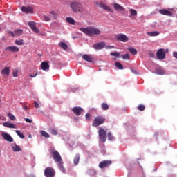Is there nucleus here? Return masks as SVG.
Masks as SVG:
<instances>
[{"instance_id":"obj_51","label":"nucleus","mask_w":177,"mask_h":177,"mask_svg":"<svg viewBox=\"0 0 177 177\" xmlns=\"http://www.w3.org/2000/svg\"><path fill=\"white\" fill-rule=\"evenodd\" d=\"M173 56H174V57H175V59H177V52H174Z\"/></svg>"},{"instance_id":"obj_14","label":"nucleus","mask_w":177,"mask_h":177,"mask_svg":"<svg viewBox=\"0 0 177 177\" xmlns=\"http://www.w3.org/2000/svg\"><path fill=\"white\" fill-rule=\"evenodd\" d=\"M105 46H106V43H104V41H101L100 43L95 44L93 46V48L96 49V50L103 49L104 48H105Z\"/></svg>"},{"instance_id":"obj_43","label":"nucleus","mask_w":177,"mask_h":177,"mask_svg":"<svg viewBox=\"0 0 177 177\" xmlns=\"http://www.w3.org/2000/svg\"><path fill=\"white\" fill-rule=\"evenodd\" d=\"M108 139L109 140H114V136H113L111 132L108 133Z\"/></svg>"},{"instance_id":"obj_23","label":"nucleus","mask_w":177,"mask_h":177,"mask_svg":"<svg viewBox=\"0 0 177 177\" xmlns=\"http://www.w3.org/2000/svg\"><path fill=\"white\" fill-rule=\"evenodd\" d=\"M3 126L5 127L6 128H13L16 129V125L9 122H5L4 123H3Z\"/></svg>"},{"instance_id":"obj_10","label":"nucleus","mask_w":177,"mask_h":177,"mask_svg":"<svg viewBox=\"0 0 177 177\" xmlns=\"http://www.w3.org/2000/svg\"><path fill=\"white\" fill-rule=\"evenodd\" d=\"M111 164H113V162H111V160H103L99 164V168H107V167H110Z\"/></svg>"},{"instance_id":"obj_53","label":"nucleus","mask_w":177,"mask_h":177,"mask_svg":"<svg viewBox=\"0 0 177 177\" xmlns=\"http://www.w3.org/2000/svg\"><path fill=\"white\" fill-rule=\"evenodd\" d=\"M23 109L24 110H28V108L27 107V105H24Z\"/></svg>"},{"instance_id":"obj_52","label":"nucleus","mask_w":177,"mask_h":177,"mask_svg":"<svg viewBox=\"0 0 177 177\" xmlns=\"http://www.w3.org/2000/svg\"><path fill=\"white\" fill-rule=\"evenodd\" d=\"M9 34L12 36V37H15V33H13V32H12V31H10L9 32Z\"/></svg>"},{"instance_id":"obj_55","label":"nucleus","mask_w":177,"mask_h":177,"mask_svg":"<svg viewBox=\"0 0 177 177\" xmlns=\"http://www.w3.org/2000/svg\"><path fill=\"white\" fill-rule=\"evenodd\" d=\"M109 48H111H111H113V46H109Z\"/></svg>"},{"instance_id":"obj_12","label":"nucleus","mask_w":177,"mask_h":177,"mask_svg":"<svg viewBox=\"0 0 177 177\" xmlns=\"http://www.w3.org/2000/svg\"><path fill=\"white\" fill-rule=\"evenodd\" d=\"M72 111L75 115H81L84 112V109L80 106H75L72 109Z\"/></svg>"},{"instance_id":"obj_11","label":"nucleus","mask_w":177,"mask_h":177,"mask_svg":"<svg viewBox=\"0 0 177 177\" xmlns=\"http://www.w3.org/2000/svg\"><path fill=\"white\" fill-rule=\"evenodd\" d=\"M28 26L33 31V32H35L36 34H38L39 32V29L37 28V25L35 22L34 21H29Z\"/></svg>"},{"instance_id":"obj_17","label":"nucleus","mask_w":177,"mask_h":177,"mask_svg":"<svg viewBox=\"0 0 177 177\" xmlns=\"http://www.w3.org/2000/svg\"><path fill=\"white\" fill-rule=\"evenodd\" d=\"M113 9H115L116 12H125V8L118 3L113 4Z\"/></svg>"},{"instance_id":"obj_9","label":"nucleus","mask_w":177,"mask_h":177,"mask_svg":"<svg viewBox=\"0 0 177 177\" xmlns=\"http://www.w3.org/2000/svg\"><path fill=\"white\" fill-rule=\"evenodd\" d=\"M1 136L4 139V140H6L7 142H9L10 143H12L13 142V138H12V136L8 133H6L5 131H2L1 133Z\"/></svg>"},{"instance_id":"obj_41","label":"nucleus","mask_w":177,"mask_h":177,"mask_svg":"<svg viewBox=\"0 0 177 177\" xmlns=\"http://www.w3.org/2000/svg\"><path fill=\"white\" fill-rule=\"evenodd\" d=\"M8 117H9L10 120L12 121H15V120H16V117H15L12 113H8Z\"/></svg>"},{"instance_id":"obj_13","label":"nucleus","mask_w":177,"mask_h":177,"mask_svg":"<svg viewBox=\"0 0 177 177\" xmlns=\"http://www.w3.org/2000/svg\"><path fill=\"white\" fill-rule=\"evenodd\" d=\"M4 50H8V52H12V53H17V52H19L20 49L19 48V47L13 46L6 47Z\"/></svg>"},{"instance_id":"obj_6","label":"nucleus","mask_w":177,"mask_h":177,"mask_svg":"<svg viewBox=\"0 0 177 177\" xmlns=\"http://www.w3.org/2000/svg\"><path fill=\"white\" fill-rule=\"evenodd\" d=\"M44 175L46 177H55L56 171L53 167H47L45 169Z\"/></svg>"},{"instance_id":"obj_40","label":"nucleus","mask_w":177,"mask_h":177,"mask_svg":"<svg viewBox=\"0 0 177 177\" xmlns=\"http://www.w3.org/2000/svg\"><path fill=\"white\" fill-rule=\"evenodd\" d=\"M111 56H115V57H120V53L118 52H112L110 53Z\"/></svg>"},{"instance_id":"obj_49","label":"nucleus","mask_w":177,"mask_h":177,"mask_svg":"<svg viewBox=\"0 0 177 177\" xmlns=\"http://www.w3.org/2000/svg\"><path fill=\"white\" fill-rule=\"evenodd\" d=\"M26 122H28V124H31L32 122V120L28 118H25Z\"/></svg>"},{"instance_id":"obj_32","label":"nucleus","mask_w":177,"mask_h":177,"mask_svg":"<svg viewBox=\"0 0 177 177\" xmlns=\"http://www.w3.org/2000/svg\"><path fill=\"white\" fill-rule=\"evenodd\" d=\"M115 66L118 68L119 70H124V66L122 65L120 62H115Z\"/></svg>"},{"instance_id":"obj_20","label":"nucleus","mask_w":177,"mask_h":177,"mask_svg":"<svg viewBox=\"0 0 177 177\" xmlns=\"http://www.w3.org/2000/svg\"><path fill=\"white\" fill-rule=\"evenodd\" d=\"M49 63L47 62H43L41 63V68L44 70V71H46V70H49Z\"/></svg>"},{"instance_id":"obj_31","label":"nucleus","mask_w":177,"mask_h":177,"mask_svg":"<svg viewBox=\"0 0 177 177\" xmlns=\"http://www.w3.org/2000/svg\"><path fill=\"white\" fill-rule=\"evenodd\" d=\"M129 52L131 53V55H137L138 54V50L136 49L133 48H128Z\"/></svg>"},{"instance_id":"obj_21","label":"nucleus","mask_w":177,"mask_h":177,"mask_svg":"<svg viewBox=\"0 0 177 177\" xmlns=\"http://www.w3.org/2000/svg\"><path fill=\"white\" fill-rule=\"evenodd\" d=\"M83 60H85V62H88V63H92L93 62V59L91 55H88L86 54H84L82 55Z\"/></svg>"},{"instance_id":"obj_24","label":"nucleus","mask_w":177,"mask_h":177,"mask_svg":"<svg viewBox=\"0 0 177 177\" xmlns=\"http://www.w3.org/2000/svg\"><path fill=\"white\" fill-rule=\"evenodd\" d=\"M58 46L64 49V50H67V49H68V46L64 42L59 43Z\"/></svg>"},{"instance_id":"obj_16","label":"nucleus","mask_w":177,"mask_h":177,"mask_svg":"<svg viewBox=\"0 0 177 177\" xmlns=\"http://www.w3.org/2000/svg\"><path fill=\"white\" fill-rule=\"evenodd\" d=\"M21 11L23 12V13H33L34 8L31 6H22Z\"/></svg>"},{"instance_id":"obj_39","label":"nucleus","mask_w":177,"mask_h":177,"mask_svg":"<svg viewBox=\"0 0 177 177\" xmlns=\"http://www.w3.org/2000/svg\"><path fill=\"white\" fill-rule=\"evenodd\" d=\"M145 109H146V107L143 104H140L138 106V110H139L140 111H144Z\"/></svg>"},{"instance_id":"obj_19","label":"nucleus","mask_w":177,"mask_h":177,"mask_svg":"<svg viewBox=\"0 0 177 177\" xmlns=\"http://www.w3.org/2000/svg\"><path fill=\"white\" fill-rule=\"evenodd\" d=\"M1 75H7V77L9 76L10 75V67H5L3 69H2Z\"/></svg>"},{"instance_id":"obj_54","label":"nucleus","mask_w":177,"mask_h":177,"mask_svg":"<svg viewBox=\"0 0 177 177\" xmlns=\"http://www.w3.org/2000/svg\"><path fill=\"white\" fill-rule=\"evenodd\" d=\"M0 31H2V28L0 27Z\"/></svg>"},{"instance_id":"obj_45","label":"nucleus","mask_w":177,"mask_h":177,"mask_svg":"<svg viewBox=\"0 0 177 177\" xmlns=\"http://www.w3.org/2000/svg\"><path fill=\"white\" fill-rule=\"evenodd\" d=\"M85 117H86V121H91V114L86 113Z\"/></svg>"},{"instance_id":"obj_50","label":"nucleus","mask_w":177,"mask_h":177,"mask_svg":"<svg viewBox=\"0 0 177 177\" xmlns=\"http://www.w3.org/2000/svg\"><path fill=\"white\" fill-rule=\"evenodd\" d=\"M51 133L52 135H57V131L56 130H52L51 131Z\"/></svg>"},{"instance_id":"obj_35","label":"nucleus","mask_w":177,"mask_h":177,"mask_svg":"<svg viewBox=\"0 0 177 177\" xmlns=\"http://www.w3.org/2000/svg\"><path fill=\"white\" fill-rule=\"evenodd\" d=\"M15 44L16 45H24V40L23 39L15 40Z\"/></svg>"},{"instance_id":"obj_2","label":"nucleus","mask_w":177,"mask_h":177,"mask_svg":"<svg viewBox=\"0 0 177 177\" xmlns=\"http://www.w3.org/2000/svg\"><path fill=\"white\" fill-rule=\"evenodd\" d=\"M70 8L73 13H77V12L82 13L84 12L82 4L77 1H71L70 3Z\"/></svg>"},{"instance_id":"obj_4","label":"nucleus","mask_w":177,"mask_h":177,"mask_svg":"<svg viewBox=\"0 0 177 177\" xmlns=\"http://www.w3.org/2000/svg\"><path fill=\"white\" fill-rule=\"evenodd\" d=\"M105 121H106V118H104V117L97 116L95 118L93 122L92 127H93L94 128H96L102 125V124H104Z\"/></svg>"},{"instance_id":"obj_44","label":"nucleus","mask_w":177,"mask_h":177,"mask_svg":"<svg viewBox=\"0 0 177 177\" xmlns=\"http://www.w3.org/2000/svg\"><path fill=\"white\" fill-rule=\"evenodd\" d=\"M36 75H38V71H37V72L35 73L30 74V75H29V77H30V78H35V76H36Z\"/></svg>"},{"instance_id":"obj_18","label":"nucleus","mask_w":177,"mask_h":177,"mask_svg":"<svg viewBox=\"0 0 177 177\" xmlns=\"http://www.w3.org/2000/svg\"><path fill=\"white\" fill-rule=\"evenodd\" d=\"M159 13L160 15H163L164 16H170L171 17L173 15L172 12L169 10H165V9H160Z\"/></svg>"},{"instance_id":"obj_36","label":"nucleus","mask_w":177,"mask_h":177,"mask_svg":"<svg viewBox=\"0 0 177 177\" xmlns=\"http://www.w3.org/2000/svg\"><path fill=\"white\" fill-rule=\"evenodd\" d=\"M41 135L42 136H44V138H49L50 136H49V133H48V132L45 131H41L40 132Z\"/></svg>"},{"instance_id":"obj_37","label":"nucleus","mask_w":177,"mask_h":177,"mask_svg":"<svg viewBox=\"0 0 177 177\" xmlns=\"http://www.w3.org/2000/svg\"><path fill=\"white\" fill-rule=\"evenodd\" d=\"M15 132H16L17 135H18V136L19 138H21V139H24V135L23 133H21V132H20V131L15 130Z\"/></svg>"},{"instance_id":"obj_33","label":"nucleus","mask_w":177,"mask_h":177,"mask_svg":"<svg viewBox=\"0 0 177 177\" xmlns=\"http://www.w3.org/2000/svg\"><path fill=\"white\" fill-rule=\"evenodd\" d=\"M50 18L52 19L53 20H55L56 19V12L55 11H51L50 12Z\"/></svg>"},{"instance_id":"obj_29","label":"nucleus","mask_w":177,"mask_h":177,"mask_svg":"<svg viewBox=\"0 0 177 177\" xmlns=\"http://www.w3.org/2000/svg\"><path fill=\"white\" fill-rule=\"evenodd\" d=\"M66 21L67 23H69V24H72L73 26L75 24V21L72 17H67Z\"/></svg>"},{"instance_id":"obj_57","label":"nucleus","mask_w":177,"mask_h":177,"mask_svg":"<svg viewBox=\"0 0 177 177\" xmlns=\"http://www.w3.org/2000/svg\"><path fill=\"white\" fill-rule=\"evenodd\" d=\"M29 138H31V135L29 136Z\"/></svg>"},{"instance_id":"obj_15","label":"nucleus","mask_w":177,"mask_h":177,"mask_svg":"<svg viewBox=\"0 0 177 177\" xmlns=\"http://www.w3.org/2000/svg\"><path fill=\"white\" fill-rule=\"evenodd\" d=\"M97 6H99V8H102V9H104V10H107L108 12H113V10H111V8H110V7L107 6V4L103 2H100V3H97Z\"/></svg>"},{"instance_id":"obj_25","label":"nucleus","mask_w":177,"mask_h":177,"mask_svg":"<svg viewBox=\"0 0 177 177\" xmlns=\"http://www.w3.org/2000/svg\"><path fill=\"white\" fill-rule=\"evenodd\" d=\"M12 148L15 152L21 151V148H20V147L16 144H12Z\"/></svg>"},{"instance_id":"obj_22","label":"nucleus","mask_w":177,"mask_h":177,"mask_svg":"<svg viewBox=\"0 0 177 177\" xmlns=\"http://www.w3.org/2000/svg\"><path fill=\"white\" fill-rule=\"evenodd\" d=\"M155 74H158V75H164V74H165V71H164L162 67H158L156 69Z\"/></svg>"},{"instance_id":"obj_8","label":"nucleus","mask_w":177,"mask_h":177,"mask_svg":"<svg viewBox=\"0 0 177 177\" xmlns=\"http://www.w3.org/2000/svg\"><path fill=\"white\" fill-rule=\"evenodd\" d=\"M156 57L159 60H164V59H165V50L162 48L158 50Z\"/></svg>"},{"instance_id":"obj_1","label":"nucleus","mask_w":177,"mask_h":177,"mask_svg":"<svg viewBox=\"0 0 177 177\" xmlns=\"http://www.w3.org/2000/svg\"><path fill=\"white\" fill-rule=\"evenodd\" d=\"M80 30L88 37H93L94 35H100V34H102V30H100V29L93 26L80 28Z\"/></svg>"},{"instance_id":"obj_30","label":"nucleus","mask_w":177,"mask_h":177,"mask_svg":"<svg viewBox=\"0 0 177 177\" xmlns=\"http://www.w3.org/2000/svg\"><path fill=\"white\" fill-rule=\"evenodd\" d=\"M73 162L75 165H78V162H80V156L78 154L75 156Z\"/></svg>"},{"instance_id":"obj_42","label":"nucleus","mask_w":177,"mask_h":177,"mask_svg":"<svg viewBox=\"0 0 177 177\" xmlns=\"http://www.w3.org/2000/svg\"><path fill=\"white\" fill-rule=\"evenodd\" d=\"M122 57L124 59V60H129L130 59L129 54H125L122 55Z\"/></svg>"},{"instance_id":"obj_3","label":"nucleus","mask_w":177,"mask_h":177,"mask_svg":"<svg viewBox=\"0 0 177 177\" xmlns=\"http://www.w3.org/2000/svg\"><path fill=\"white\" fill-rule=\"evenodd\" d=\"M50 151L55 162L59 163V162H63V160H62V156H60V153H59V151H57L56 149L53 148H50Z\"/></svg>"},{"instance_id":"obj_47","label":"nucleus","mask_w":177,"mask_h":177,"mask_svg":"<svg viewBox=\"0 0 177 177\" xmlns=\"http://www.w3.org/2000/svg\"><path fill=\"white\" fill-rule=\"evenodd\" d=\"M44 20L45 21H50V17L44 16Z\"/></svg>"},{"instance_id":"obj_27","label":"nucleus","mask_w":177,"mask_h":177,"mask_svg":"<svg viewBox=\"0 0 177 177\" xmlns=\"http://www.w3.org/2000/svg\"><path fill=\"white\" fill-rule=\"evenodd\" d=\"M129 12L131 14V15H130L131 19H132V17H133L135 16H138V11H136V10L131 8L129 10Z\"/></svg>"},{"instance_id":"obj_28","label":"nucleus","mask_w":177,"mask_h":177,"mask_svg":"<svg viewBox=\"0 0 177 177\" xmlns=\"http://www.w3.org/2000/svg\"><path fill=\"white\" fill-rule=\"evenodd\" d=\"M58 167L61 172H63L64 174L66 173V169L63 166V162H59L58 163Z\"/></svg>"},{"instance_id":"obj_7","label":"nucleus","mask_w":177,"mask_h":177,"mask_svg":"<svg viewBox=\"0 0 177 177\" xmlns=\"http://www.w3.org/2000/svg\"><path fill=\"white\" fill-rule=\"evenodd\" d=\"M116 39L120 42H128L129 38L124 34L120 33L116 35Z\"/></svg>"},{"instance_id":"obj_48","label":"nucleus","mask_w":177,"mask_h":177,"mask_svg":"<svg viewBox=\"0 0 177 177\" xmlns=\"http://www.w3.org/2000/svg\"><path fill=\"white\" fill-rule=\"evenodd\" d=\"M35 109H39V104L37 102V101L34 102Z\"/></svg>"},{"instance_id":"obj_26","label":"nucleus","mask_w":177,"mask_h":177,"mask_svg":"<svg viewBox=\"0 0 177 177\" xmlns=\"http://www.w3.org/2000/svg\"><path fill=\"white\" fill-rule=\"evenodd\" d=\"M147 34L149 37H158V35H160V32L158 31L148 32Z\"/></svg>"},{"instance_id":"obj_34","label":"nucleus","mask_w":177,"mask_h":177,"mask_svg":"<svg viewBox=\"0 0 177 177\" xmlns=\"http://www.w3.org/2000/svg\"><path fill=\"white\" fill-rule=\"evenodd\" d=\"M101 107H102V110H104V111L109 110V104H107V103H104V102L102 103L101 104Z\"/></svg>"},{"instance_id":"obj_38","label":"nucleus","mask_w":177,"mask_h":177,"mask_svg":"<svg viewBox=\"0 0 177 177\" xmlns=\"http://www.w3.org/2000/svg\"><path fill=\"white\" fill-rule=\"evenodd\" d=\"M21 34H23V30L21 29H18L15 32V35H17L18 37H20V35H21Z\"/></svg>"},{"instance_id":"obj_56","label":"nucleus","mask_w":177,"mask_h":177,"mask_svg":"<svg viewBox=\"0 0 177 177\" xmlns=\"http://www.w3.org/2000/svg\"><path fill=\"white\" fill-rule=\"evenodd\" d=\"M155 136H158V134H155Z\"/></svg>"},{"instance_id":"obj_46","label":"nucleus","mask_w":177,"mask_h":177,"mask_svg":"<svg viewBox=\"0 0 177 177\" xmlns=\"http://www.w3.org/2000/svg\"><path fill=\"white\" fill-rule=\"evenodd\" d=\"M19 73V72L17 71V70L16 71H13L12 72V75L15 78H16L17 77V74Z\"/></svg>"},{"instance_id":"obj_5","label":"nucleus","mask_w":177,"mask_h":177,"mask_svg":"<svg viewBox=\"0 0 177 177\" xmlns=\"http://www.w3.org/2000/svg\"><path fill=\"white\" fill-rule=\"evenodd\" d=\"M98 135H99L100 140H101V142H102V143H104V142L107 140V134L104 129L100 128L98 131Z\"/></svg>"}]
</instances>
